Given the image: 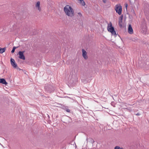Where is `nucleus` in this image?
Instances as JSON below:
<instances>
[{
    "label": "nucleus",
    "mask_w": 149,
    "mask_h": 149,
    "mask_svg": "<svg viewBox=\"0 0 149 149\" xmlns=\"http://www.w3.org/2000/svg\"><path fill=\"white\" fill-rule=\"evenodd\" d=\"M64 10L66 15L71 17L74 15L73 9L69 5H66L64 8Z\"/></svg>",
    "instance_id": "nucleus-1"
},
{
    "label": "nucleus",
    "mask_w": 149,
    "mask_h": 149,
    "mask_svg": "<svg viewBox=\"0 0 149 149\" xmlns=\"http://www.w3.org/2000/svg\"><path fill=\"white\" fill-rule=\"evenodd\" d=\"M107 29L109 31L111 32L112 34L113 35H116V32L115 31L114 27L112 26V23L111 22L108 24L107 27Z\"/></svg>",
    "instance_id": "nucleus-2"
},
{
    "label": "nucleus",
    "mask_w": 149,
    "mask_h": 149,
    "mask_svg": "<svg viewBox=\"0 0 149 149\" xmlns=\"http://www.w3.org/2000/svg\"><path fill=\"white\" fill-rule=\"evenodd\" d=\"M45 88L48 93H51L54 91V87L50 85H47L45 86Z\"/></svg>",
    "instance_id": "nucleus-3"
},
{
    "label": "nucleus",
    "mask_w": 149,
    "mask_h": 149,
    "mask_svg": "<svg viewBox=\"0 0 149 149\" xmlns=\"http://www.w3.org/2000/svg\"><path fill=\"white\" fill-rule=\"evenodd\" d=\"M115 10L116 12L119 15H121L122 13V7L120 5H117L116 6Z\"/></svg>",
    "instance_id": "nucleus-4"
},
{
    "label": "nucleus",
    "mask_w": 149,
    "mask_h": 149,
    "mask_svg": "<svg viewBox=\"0 0 149 149\" xmlns=\"http://www.w3.org/2000/svg\"><path fill=\"white\" fill-rule=\"evenodd\" d=\"M25 52V51H20L18 52V53L19 55L18 57L19 58L23 60H25V56L24 54V53Z\"/></svg>",
    "instance_id": "nucleus-5"
},
{
    "label": "nucleus",
    "mask_w": 149,
    "mask_h": 149,
    "mask_svg": "<svg viewBox=\"0 0 149 149\" xmlns=\"http://www.w3.org/2000/svg\"><path fill=\"white\" fill-rule=\"evenodd\" d=\"M123 15H121L118 21V24L120 28H122L123 27Z\"/></svg>",
    "instance_id": "nucleus-6"
},
{
    "label": "nucleus",
    "mask_w": 149,
    "mask_h": 149,
    "mask_svg": "<svg viewBox=\"0 0 149 149\" xmlns=\"http://www.w3.org/2000/svg\"><path fill=\"white\" fill-rule=\"evenodd\" d=\"M10 63L11 65L14 68H17V64L15 62V61L13 59L11 58Z\"/></svg>",
    "instance_id": "nucleus-7"
},
{
    "label": "nucleus",
    "mask_w": 149,
    "mask_h": 149,
    "mask_svg": "<svg viewBox=\"0 0 149 149\" xmlns=\"http://www.w3.org/2000/svg\"><path fill=\"white\" fill-rule=\"evenodd\" d=\"M82 56L84 58V59L86 60L88 58V57L87 55L86 52L85 50L84 49H82Z\"/></svg>",
    "instance_id": "nucleus-8"
},
{
    "label": "nucleus",
    "mask_w": 149,
    "mask_h": 149,
    "mask_svg": "<svg viewBox=\"0 0 149 149\" xmlns=\"http://www.w3.org/2000/svg\"><path fill=\"white\" fill-rule=\"evenodd\" d=\"M133 30L132 28V27L131 26V24H130L129 25L128 29V33L130 34H132L133 33Z\"/></svg>",
    "instance_id": "nucleus-9"
},
{
    "label": "nucleus",
    "mask_w": 149,
    "mask_h": 149,
    "mask_svg": "<svg viewBox=\"0 0 149 149\" xmlns=\"http://www.w3.org/2000/svg\"><path fill=\"white\" fill-rule=\"evenodd\" d=\"M0 83L6 85L7 84V83L6 82L5 80L3 78L0 79Z\"/></svg>",
    "instance_id": "nucleus-10"
},
{
    "label": "nucleus",
    "mask_w": 149,
    "mask_h": 149,
    "mask_svg": "<svg viewBox=\"0 0 149 149\" xmlns=\"http://www.w3.org/2000/svg\"><path fill=\"white\" fill-rule=\"evenodd\" d=\"M6 50V47L1 48L0 47V53L2 54Z\"/></svg>",
    "instance_id": "nucleus-11"
},
{
    "label": "nucleus",
    "mask_w": 149,
    "mask_h": 149,
    "mask_svg": "<svg viewBox=\"0 0 149 149\" xmlns=\"http://www.w3.org/2000/svg\"><path fill=\"white\" fill-rule=\"evenodd\" d=\"M88 141L89 142L91 143H93L95 141L92 138H89L88 139Z\"/></svg>",
    "instance_id": "nucleus-12"
},
{
    "label": "nucleus",
    "mask_w": 149,
    "mask_h": 149,
    "mask_svg": "<svg viewBox=\"0 0 149 149\" xmlns=\"http://www.w3.org/2000/svg\"><path fill=\"white\" fill-rule=\"evenodd\" d=\"M80 1V3L83 6H84L85 5L84 1L83 0H78Z\"/></svg>",
    "instance_id": "nucleus-13"
},
{
    "label": "nucleus",
    "mask_w": 149,
    "mask_h": 149,
    "mask_svg": "<svg viewBox=\"0 0 149 149\" xmlns=\"http://www.w3.org/2000/svg\"><path fill=\"white\" fill-rule=\"evenodd\" d=\"M40 2L39 1H38L37 2L36 6L37 8H39L40 6Z\"/></svg>",
    "instance_id": "nucleus-14"
},
{
    "label": "nucleus",
    "mask_w": 149,
    "mask_h": 149,
    "mask_svg": "<svg viewBox=\"0 0 149 149\" xmlns=\"http://www.w3.org/2000/svg\"><path fill=\"white\" fill-rule=\"evenodd\" d=\"M18 47H14L11 51V53L13 54L15 52V49Z\"/></svg>",
    "instance_id": "nucleus-15"
},
{
    "label": "nucleus",
    "mask_w": 149,
    "mask_h": 149,
    "mask_svg": "<svg viewBox=\"0 0 149 149\" xmlns=\"http://www.w3.org/2000/svg\"><path fill=\"white\" fill-rule=\"evenodd\" d=\"M114 149H123V148H120V147H119V146H116L114 148Z\"/></svg>",
    "instance_id": "nucleus-16"
},
{
    "label": "nucleus",
    "mask_w": 149,
    "mask_h": 149,
    "mask_svg": "<svg viewBox=\"0 0 149 149\" xmlns=\"http://www.w3.org/2000/svg\"><path fill=\"white\" fill-rule=\"evenodd\" d=\"M65 110L68 113H70V110L69 109L67 108H65Z\"/></svg>",
    "instance_id": "nucleus-17"
},
{
    "label": "nucleus",
    "mask_w": 149,
    "mask_h": 149,
    "mask_svg": "<svg viewBox=\"0 0 149 149\" xmlns=\"http://www.w3.org/2000/svg\"><path fill=\"white\" fill-rule=\"evenodd\" d=\"M78 14L80 17H81L82 16V15L80 12L78 13Z\"/></svg>",
    "instance_id": "nucleus-18"
},
{
    "label": "nucleus",
    "mask_w": 149,
    "mask_h": 149,
    "mask_svg": "<svg viewBox=\"0 0 149 149\" xmlns=\"http://www.w3.org/2000/svg\"><path fill=\"white\" fill-rule=\"evenodd\" d=\"M16 68L17 70H21L20 68L18 67L17 66V68Z\"/></svg>",
    "instance_id": "nucleus-19"
},
{
    "label": "nucleus",
    "mask_w": 149,
    "mask_h": 149,
    "mask_svg": "<svg viewBox=\"0 0 149 149\" xmlns=\"http://www.w3.org/2000/svg\"><path fill=\"white\" fill-rule=\"evenodd\" d=\"M134 114H135L136 116H139V115H141V114L139 113H137Z\"/></svg>",
    "instance_id": "nucleus-20"
},
{
    "label": "nucleus",
    "mask_w": 149,
    "mask_h": 149,
    "mask_svg": "<svg viewBox=\"0 0 149 149\" xmlns=\"http://www.w3.org/2000/svg\"><path fill=\"white\" fill-rule=\"evenodd\" d=\"M102 1H103V3H106V1H107L106 0H102Z\"/></svg>",
    "instance_id": "nucleus-21"
},
{
    "label": "nucleus",
    "mask_w": 149,
    "mask_h": 149,
    "mask_svg": "<svg viewBox=\"0 0 149 149\" xmlns=\"http://www.w3.org/2000/svg\"><path fill=\"white\" fill-rule=\"evenodd\" d=\"M38 8V10L39 11H40L41 10V8H40V7H39V8Z\"/></svg>",
    "instance_id": "nucleus-22"
},
{
    "label": "nucleus",
    "mask_w": 149,
    "mask_h": 149,
    "mask_svg": "<svg viewBox=\"0 0 149 149\" xmlns=\"http://www.w3.org/2000/svg\"><path fill=\"white\" fill-rule=\"evenodd\" d=\"M126 109L128 110H129V111H131V109H128V108H126Z\"/></svg>",
    "instance_id": "nucleus-23"
},
{
    "label": "nucleus",
    "mask_w": 149,
    "mask_h": 149,
    "mask_svg": "<svg viewBox=\"0 0 149 149\" xmlns=\"http://www.w3.org/2000/svg\"><path fill=\"white\" fill-rule=\"evenodd\" d=\"M125 6L126 7V8H127V4H125Z\"/></svg>",
    "instance_id": "nucleus-24"
},
{
    "label": "nucleus",
    "mask_w": 149,
    "mask_h": 149,
    "mask_svg": "<svg viewBox=\"0 0 149 149\" xmlns=\"http://www.w3.org/2000/svg\"><path fill=\"white\" fill-rule=\"evenodd\" d=\"M113 102H112L111 103V105H113Z\"/></svg>",
    "instance_id": "nucleus-25"
}]
</instances>
